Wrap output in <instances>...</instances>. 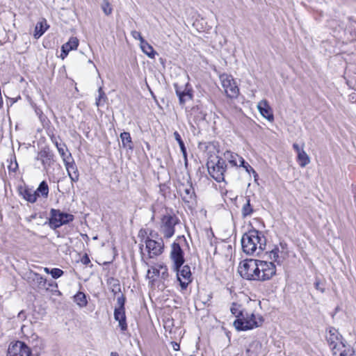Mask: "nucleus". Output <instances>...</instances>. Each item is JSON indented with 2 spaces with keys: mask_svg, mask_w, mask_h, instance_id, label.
Instances as JSON below:
<instances>
[{
  "mask_svg": "<svg viewBox=\"0 0 356 356\" xmlns=\"http://www.w3.org/2000/svg\"><path fill=\"white\" fill-rule=\"evenodd\" d=\"M173 135H174L175 139L177 141V143L179 145L181 152L184 159L185 165H187V164H188L187 152H186V147L184 145V143L183 140L181 139L180 134L177 131H175Z\"/></svg>",
  "mask_w": 356,
  "mask_h": 356,
  "instance_id": "nucleus-26",
  "label": "nucleus"
},
{
  "mask_svg": "<svg viewBox=\"0 0 356 356\" xmlns=\"http://www.w3.org/2000/svg\"><path fill=\"white\" fill-rule=\"evenodd\" d=\"M174 87L181 105H184L186 102L192 99V88L188 83L184 85H179L178 83H175Z\"/></svg>",
  "mask_w": 356,
  "mask_h": 356,
  "instance_id": "nucleus-8",
  "label": "nucleus"
},
{
  "mask_svg": "<svg viewBox=\"0 0 356 356\" xmlns=\"http://www.w3.org/2000/svg\"><path fill=\"white\" fill-rule=\"evenodd\" d=\"M326 339L330 346L337 343V341H341V335L334 327H330L326 334Z\"/></svg>",
  "mask_w": 356,
  "mask_h": 356,
  "instance_id": "nucleus-20",
  "label": "nucleus"
},
{
  "mask_svg": "<svg viewBox=\"0 0 356 356\" xmlns=\"http://www.w3.org/2000/svg\"><path fill=\"white\" fill-rule=\"evenodd\" d=\"M298 154V162L302 168L305 167L307 165H308L310 163V159L308 154L305 152V151L303 149L300 152H299Z\"/></svg>",
  "mask_w": 356,
  "mask_h": 356,
  "instance_id": "nucleus-31",
  "label": "nucleus"
},
{
  "mask_svg": "<svg viewBox=\"0 0 356 356\" xmlns=\"http://www.w3.org/2000/svg\"><path fill=\"white\" fill-rule=\"evenodd\" d=\"M36 159L40 161L44 169L47 170L54 163V154L49 149L44 148L38 152Z\"/></svg>",
  "mask_w": 356,
  "mask_h": 356,
  "instance_id": "nucleus-14",
  "label": "nucleus"
},
{
  "mask_svg": "<svg viewBox=\"0 0 356 356\" xmlns=\"http://www.w3.org/2000/svg\"><path fill=\"white\" fill-rule=\"evenodd\" d=\"M81 261L82 262L83 264L88 265L90 262V260L89 259V257L86 254L82 257Z\"/></svg>",
  "mask_w": 356,
  "mask_h": 356,
  "instance_id": "nucleus-46",
  "label": "nucleus"
},
{
  "mask_svg": "<svg viewBox=\"0 0 356 356\" xmlns=\"http://www.w3.org/2000/svg\"><path fill=\"white\" fill-rule=\"evenodd\" d=\"M74 216L62 212L59 209H51L50 210L49 226L56 229L63 225H66L74 220Z\"/></svg>",
  "mask_w": 356,
  "mask_h": 356,
  "instance_id": "nucleus-5",
  "label": "nucleus"
},
{
  "mask_svg": "<svg viewBox=\"0 0 356 356\" xmlns=\"http://www.w3.org/2000/svg\"><path fill=\"white\" fill-rule=\"evenodd\" d=\"M79 45V40L76 37H72L69 41L62 46V54L63 58L66 56L68 53L74 49H76Z\"/></svg>",
  "mask_w": 356,
  "mask_h": 356,
  "instance_id": "nucleus-18",
  "label": "nucleus"
},
{
  "mask_svg": "<svg viewBox=\"0 0 356 356\" xmlns=\"http://www.w3.org/2000/svg\"><path fill=\"white\" fill-rule=\"evenodd\" d=\"M238 272L244 279L265 281L271 279L275 275L276 267L273 262L246 259L240 263Z\"/></svg>",
  "mask_w": 356,
  "mask_h": 356,
  "instance_id": "nucleus-1",
  "label": "nucleus"
},
{
  "mask_svg": "<svg viewBox=\"0 0 356 356\" xmlns=\"http://www.w3.org/2000/svg\"><path fill=\"white\" fill-rule=\"evenodd\" d=\"M178 192L186 202H191L195 200V194L194 188L189 179L186 184H180L178 186Z\"/></svg>",
  "mask_w": 356,
  "mask_h": 356,
  "instance_id": "nucleus-10",
  "label": "nucleus"
},
{
  "mask_svg": "<svg viewBox=\"0 0 356 356\" xmlns=\"http://www.w3.org/2000/svg\"><path fill=\"white\" fill-rule=\"evenodd\" d=\"M102 8L104 13L106 15H110L112 13V8H111L110 3L108 1H105L102 3Z\"/></svg>",
  "mask_w": 356,
  "mask_h": 356,
  "instance_id": "nucleus-43",
  "label": "nucleus"
},
{
  "mask_svg": "<svg viewBox=\"0 0 356 356\" xmlns=\"http://www.w3.org/2000/svg\"><path fill=\"white\" fill-rule=\"evenodd\" d=\"M315 287L317 290H320L321 292H323L324 291V289H321L320 288L319 286V282H316L315 283Z\"/></svg>",
  "mask_w": 356,
  "mask_h": 356,
  "instance_id": "nucleus-50",
  "label": "nucleus"
},
{
  "mask_svg": "<svg viewBox=\"0 0 356 356\" xmlns=\"http://www.w3.org/2000/svg\"><path fill=\"white\" fill-rule=\"evenodd\" d=\"M254 212L253 206L250 204V198H246V202L243 204L241 209V215L243 218H247L248 216H250Z\"/></svg>",
  "mask_w": 356,
  "mask_h": 356,
  "instance_id": "nucleus-27",
  "label": "nucleus"
},
{
  "mask_svg": "<svg viewBox=\"0 0 356 356\" xmlns=\"http://www.w3.org/2000/svg\"><path fill=\"white\" fill-rule=\"evenodd\" d=\"M49 26L47 25V20L42 19L35 25L34 36L35 38H39L46 31Z\"/></svg>",
  "mask_w": 356,
  "mask_h": 356,
  "instance_id": "nucleus-22",
  "label": "nucleus"
},
{
  "mask_svg": "<svg viewBox=\"0 0 356 356\" xmlns=\"http://www.w3.org/2000/svg\"><path fill=\"white\" fill-rule=\"evenodd\" d=\"M29 279H30L39 288H44L47 284V280L39 273L31 270L29 273Z\"/></svg>",
  "mask_w": 356,
  "mask_h": 356,
  "instance_id": "nucleus-19",
  "label": "nucleus"
},
{
  "mask_svg": "<svg viewBox=\"0 0 356 356\" xmlns=\"http://www.w3.org/2000/svg\"><path fill=\"white\" fill-rule=\"evenodd\" d=\"M156 267L160 270V276L161 278L165 279L168 277V273L166 266H165L163 264H157Z\"/></svg>",
  "mask_w": 356,
  "mask_h": 356,
  "instance_id": "nucleus-41",
  "label": "nucleus"
},
{
  "mask_svg": "<svg viewBox=\"0 0 356 356\" xmlns=\"http://www.w3.org/2000/svg\"><path fill=\"white\" fill-rule=\"evenodd\" d=\"M131 34L132 35V37L136 39V40H140V43L142 42L143 40H145L143 39V38L142 37L141 34L140 32L137 31H132L131 32Z\"/></svg>",
  "mask_w": 356,
  "mask_h": 356,
  "instance_id": "nucleus-45",
  "label": "nucleus"
},
{
  "mask_svg": "<svg viewBox=\"0 0 356 356\" xmlns=\"http://www.w3.org/2000/svg\"><path fill=\"white\" fill-rule=\"evenodd\" d=\"M170 259L173 262V268H181L185 259L184 257V251L179 243L174 242L171 245Z\"/></svg>",
  "mask_w": 356,
  "mask_h": 356,
  "instance_id": "nucleus-9",
  "label": "nucleus"
},
{
  "mask_svg": "<svg viewBox=\"0 0 356 356\" xmlns=\"http://www.w3.org/2000/svg\"><path fill=\"white\" fill-rule=\"evenodd\" d=\"M29 347L22 341H17L9 346L8 356H30Z\"/></svg>",
  "mask_w": 356,
  "mask_h": 356,
  "instance_id": "nucleus-13",
  "label": "nucleus"
},
{
  "mask_svg": "<svg viewBox=\"0 0 356 356\" xmlns=\"http://www.w3.org/2000/svg\"><path fill=\"white\" fill-rule=\"evenodd\" d=\"M261 348V343L259 341L255 340V341H252L249 344V346L247 348L246 351L248 353H250L251 355H257L259 353Z\"/></svg>",
  "mask_w": 356,
  "mask_h": 356,
  "instance_id": "nucleus-30",
  "label": "nucleus"
},
{
  "mask_svg": "<svg viewBox=\"0 0 356 356\" xmlns=\"http://www.w3.org/2000/svg\"><path fill=\"white\" fill-rule=\"evenodd\" d=\"M240 305L236 303H232L230 308L231 313L236 316V318H239L244 313L243 311L240 310Z\"/></svg>",
  "mask_w": 356,
  "mask_h": 356,
  "instance_id": "nucleus-39",
  "label": "nucleus"
},
{
  "mask_svg": "<svg viewBox=\"0 0 356 356\" xmlns=\"http://www.w3.org/2000/svg\"><path fill=\"white\" fill-rule=\"evenodd\" d=\"M238 167H243L249 174L252 172L254 175V177L257 176V173L256 172V171L248 163L245 161L243 157L239 158Z\"/></svg>",
  "mask_w": 356,
  "mask_h": 356,
  "instance_id": "nucleus-34",
  "label": "nucleus"
},
{
  "mask_svg": "<svg viewBox=\"0 0 356 356\" xmlns=\"http://www.w3.org/2000/svg\"><path fill=\"white\" fill-rule=\"evenodd\" d=\"M263 322L261 316L244 312L239 318L234 321L233 325L237 330L245 331L260 327Z\"/></svg>",
  "mask_w": 356,
  "mask_h": 356,
  "instance_id": "nucleus-3",
  "label": "nucleus"
},
{
  "mask_svg": "<svg viewBox=\"0 0 356 356\" xmlns=\"http://www.w3.org/2000/svg\"><path fill=\"white\" fill-rule=\"evenodd\" d=\"M58 152L59 154L60 155L61 158L63 159V163H65V159L66 161L67 160L69 161L68 160L69 156H70V158L72 157L71 153L68 152V149L66 147L65 144H63V147H60V148H58Z\"/></svg>",
  "mask_w": 356,
  "mask_h": 356,
  "instance_id": "nucleus-37",
  "label": "nucleus"
},
{
  "mask_svg": "<svg viewBox=\"0 0 356 356\" xmlns=\"http://www.w3.org/2000/svg\"><path fill=\"white\" fill-rule=\"evenodd\" d=\"M140 47L143 52L150 58H154L157 54L153 47L145 40H143L142 42L140 43Z\"/></svg>",
  "mask_w": 356,
  "mask_h": 356,
  "instance_id": "nucleus-25",
  "label": "nucleus"
},
{
  "mask_svg": "<svg viewBox=\"0 0 356 356\" xmlns=\"http://www.w3.org/2000/svg\"><path fill=\"white\" fill-rule=\"evenodd\" d=\"M333 356H346V354L348 352V349H346L345 345L340 341H337V343H334L332 346H330Z\"/></svg>",
  "mask_w": 356,
  "mask_h": 356,
  "instance_id": "nucleus-21",
  "label": "nucleus"
},
{
  "mask_svg": "<svg viewBox=\"0 0 356 356\" xmlns=\"http://www.w3.org/2000/svg\"><path fill=\"white\" fill-rule=\"evenodd\" d=\"M69 161L65 159L64 165L67 170L68 176L70 177L72 182H76L79 181V174L77 166L72 157H68Z\"/></svg>",
  "mask_w": 356,
  "mask_h": 356,
  "instance_id": "nucleus-15",
  "label": "nucleus"
},
{
  "mask_svg": "<svg viewBox=\"0 0 356 356\" xmlns=\"http://www.w3.org/2000/svg\"><path fill=\"white\" fill-rule=\"evenodd\" d=\"M64 272L60 268H54L51 269L50 274L54 279H58L63 275Z\"/></svg>",
  "mask_w": 356,
  "mask_h": 356,
  "instance_id": "nucleus-42",
  "label": "nucleus"
},
{
  "mask_svg": "<svg viewBox=\"0 0 356 356\" xmlns=\"http://www.w3.org/2000/svg\"><path fill=\"white\" fill-rule=\"evenodd\" d=\"M160 276V270L155 266H152L147 270V277L149 279L154 280L156 277Z\"/></svg>",
  "mask_w": 356,
  "mask_h": 356,
  "instance_id": "nucleus-36",
  "label": "nucleus"
},
{
  "mask_svg": "<svg viewBox=\"0 0 356 356\" xmlns=\"http://www.w3.org/2000/svg\"><path fill=\"white\" fill-rule=\"evenodd\" d=\"M54 143L56 146L57 149H58V148H60V147H63V144L58 143V141H54Z\"/></svg>",
  "mask_w": 356,
  "mask_h": 356,
  "instance_id": "nucleus-52",
  "label": "nucleus"
},
{
  "mask_svg": "<svg viewBox=\"0 0 356 356\" xmlns=\"http://www.w3.org/2000/svg\"><path fill=\"white\" fill-rule=\"evenodd\" d=\"M109 284L111 285V291L113 293H117L120 291V285L118 280L111 278L109 280Z\"/></svg>",
  "mask_w": 356,
  "mask_h": 356,
  "instance_id": "nucleus-40",
  "label": "nucleus"
},
{
  "mask_svg": "<svg viewBox=\"0 0 356 356\" xmlns=\"http://www.w3.org/2000/svg\"><path fill=\"white\" fill-rule=\"evenodd\" d=\"M120 139L122 140V147L130 150H133L134 145L131 135L129 132L124 131L120 134Z\"/></svg>",
  "mask_w": 356,
  "mask_h": 356,
  "instance_id": "nucleus-24",
  "label": "nucleus"
},
{
  "mask_svg": "<svg viewBox=\"0 0 356 356\" xmlns=\"http://www.w3.org/2000/svg\"><path fill=\"white\" fill-rule=\"evenodd\" d=\"M207 166L209 174L217 182L224 181V173L225 172L226 164L223 159L219 156H216L213 159H210L207 163Z\"/></svg>",
  "mask_w": 356,
  "mask_h": 356,
  "instance_id": "nucleus-4",
  "label": "nucleus"
},
{
  "mask_svg": "<svg viewBox=\"0 0 356 356\" xmlns=\"http://www.w3.org/2000/svg\"><path fill=\"white\" fill-rule=\"evenodd\" d=\"M293 147L295 149V151L297 152V154H298L299 152H300L301 151H302L304 149L303 147H300L297 143H294L293 145Z\"/></svg>",
  "mask_w": 356,
  "mask_h": 356,
  "instance_id": "nucleus-47",
  "label": "nucleus"
},
{
  "mask_svg": "<svg viewBox=\"0 0 356 356\" xmlns=\"http://www.w3.org/2000/svg\"><path fill=\"white\" fill-rule=\"evenodd\" d=\"M18 316H19V318L24 317V312H23L22 311V312H20L19 313V314H18Z\"/></svg>",
  "mask_w": 356,
  "mask_h": 356,
  "instance_id": "nucleus-54",
  "label": "nucleus"
},
{
  "mask_svg": "<svg viewBox=\"0 0 356 356\" xmlns=\"http://www.w3.org/2000/svg\"><path fill=\"white\" fill-rule=\"evenodd\" d=\"M35 192H36L38 197L41 195L42 197L47 198L49 194V187L47 182L45 181H42Z\"/></svg>",
  "mask_w": 356,
  "mask_h": 356,
  "instance_id": "nucleus-29",
  "label": "nucleus"
},
{
  "mask_svg": "<svg viewBox=\"0 0 356 356\" xmlns=\"http://www.w3.org/2000/svg\"><path fill=\"white\" fill-rule=\"evenodd\" d=\"M279 248L277 247H275L271 251L269 252V257L273 260V263L276 262L277 264H280V256H279Z\"/></svg>",
  "mask_w": 356,
  "mask_h": 356,
  "instance_id": "nucleus-38",
  "label": "nucleus"
},
{
  "mask_svg": "<svg viewBox=\"0 0 356 356\" xmlns=\"http://www.w3.org/2000/svg\"><path fill=\"white\" fill-rule=\"evenodd\" d=\"M220 80L227 96L229 98H236L239 94V88L232 76L222 74L220 75Z\"/></svg>",
  "mask_w": 356,
  "mask_h": 356,
  "instance_id": "nucleus-7",
  "label": "nucleus"
},
{
  "mask_svg": "<svg viewBox=\"0 0 356 356\" xmlns=\"http://www.w3.org/2000/svg\"><path fill=\"white\" fill-rule=\"evenodd\" d=\"M43 270H44V271L46 273H47V274H50L51 270H50L49 268H47V267H44V268H43Z\"/></svg>",
  "mask_w": 356,
  "mask_h": 356,
  "instance_id": "nucleus-53",
  "label": "nucleus"
},
{
  "mask_svg": "<svg viewBox=\"0 0 356 356\" xmlns=\"http://www.w3.org/2000/svg\"><path fill=\"white\" fill-rule=\"evenodd\" d=\"M225 161H227L232 166L238 167L239 158H242L238 154L232 152L230 151H226L224 153Z\"/></svg>",
  "mask_w": 356,
  "mask_h": 356,
  "instance_id": "nucleus-23",
  "label": "nucleus"
},
{
  "mask_svg": "<svg viewBox=\"0 0 356 356\" xmlns=\"http://www.w3.org/2000/svg\"><path fill=\"white\" fill-rule=\"evenodd\" d=\"M22 194L24 198L31 203H34L37 200L38 196L36 192L32 189H24V191L22 192Z\"/></svg>",
  "mask_w": 356,
  "mask_h": 356,
  "instance_id": "nucleus-28",
  "label": "nucleus"
},
{
  "mask_svg": "<svg viewBox=\"0 0 356 356\" xmlns=\"http://www.w3.org/2000/svg\"><path fill=\"white\" fill-rule=\"evenodd\" d=\"M9 173H16L18 170V163L15 155L10 157L9 161V165L8 166Z\"/></svg>",
  "mask_w": 356,
  "mask_h": 356,
  "instance_id": "nucleus-35",
  "label": "nucleus"
},
{
  "mask_svg": "<svg viewBox=\"0 0 356 356\" xmlns=\"http://www.w3.org/2000/svg\"><path fill=\"white\" fill-rule=\"evenodd\" d=\"M114 318L118 321L119 326L122 331H125L127 329V324L126 322V315L124 309H115L114 311Z\"/></svg>",
  "mask_w": 356,
  "mask_h": 356,
  "instance_id": "nucleus-17",
  "label": "nucleus"
},
{
  "mask_svg": "<svg viewBox=\"0 0 356 356\" xmlns=\"http://www.w3.org/2000/svg\"><path fill=\"white\" fill-rule=\"evenodd\" d=\"M179 222V219L175 215H164L161 220V233L166 238H171L175 234V227Z\"/></svg>",
  "mask_w": 356,
  "mask_h": 356,
  "instance_id": "nucleus-6",
  "label": "nucleus"
},
{
  "mask_svg": "<svg viewBox=\"0 0 356 356\" xmlns=\"http://www.w3.org/2000/svg\"><path fill=\"white\" fill-rule=\"evenodd\" d=\"M124 303H125V297L123 294H122L120 296H118L117 298V304L118 307L117 309H124Z\"/></svg>",
  "mask_w": 356,
  "mask_h": 356,
  "instance_id": "nucleus-44",
  "label": "nucleus"
},
{
  "mask_svg": "<svg viewBox=\"0 0 356 356\" xmlns=\"http://www.w3.org/2000/svg\"><path fill=\"white\" fill-rule=\"evenodd\" d=\"M181 268L174 269L177 272V279L180 282L182 289H186L188 284L192 281L191 268L188 265L182 266Z\"/></svg>",
  "mask_w": 356,
  "mask_h": 356,
  "instance_id": "nucleus-12",
  "label": "nucleus"
},
{
  "mask_svg": "<svg viewBox=\"0 0 356 356\" xmlns=\"http://www.w3.org/2000/svg\"><path fill=\"white\" fill-rule=\"evenodd\" d=\"M257 108H258L260 114L264 118L267 119L268 121L273 120L274 118H273V111H272V109H271L270 106H269L267 100L262 99L261 101H260L257 104Z\"/></svg>",
  "mask_w": 356,
  "mask_h": 356,
  "instance_id": "nucleus-16",
  "label": "nucleus"
},
{
  "mask_svg": "<svg viewBox=\"0 0 356 356\" xmlns=\"http://www.w3.org/2000/svg\"><path fill=\"white\" fill-rule=\"evenodd\" d=\"M48 286L49 287H57L58 286L57 284L55 282H49V283H48Z\"/></svg>",
  "mask_w": 356,
  "mask_h": 356,
  "instance_id": "nucleus-51",
  "label": "nucleus"
},
{
  "mask_svg": "<svg viewBox=\"0 0 356 356\" xmlns=\"http://www.w3.org/2000/svg\"><path fill=\"white\" fill-rule=\"evenodd\" d=\"M346 356H356V350L348 349V352L346 354Z\"/></svg>",
  "mask_w": 356,
  "mask_h": 356,
  "instance_id": "nucleus-48",
  "label": "nucleus"
},
{
  "mask_svg": "<svg viewBox=\"0 0 356 356\" xmlns=\"http://www.w3.org/2000/svg\"><path fill=\"white\" fill-rule=\"evenodd\" d=\"M172 348L175 350H179V344L177 343V342H172Z\"/></svg>",
  "mask_w": 356,
  "mask_h": 356,
  "instance_id": "nucleus-49",
  "label": "nucleus"
},
{
  "mask_svg": "<svg viewBox=\"0 0 356 356\" xmlns=\"http://www.w3.org/2000/svg\"><path fill=\"white\" fill-rule=\"evenodd\" d=\"M145 245L150 258L160 255L163 252L164 248L162 238H160L159 241L148 238L145 241Z\"/></svg>",
  "mask_w": 356,
  "mask_h": 356,
  "instance_id": "nucleus-11",
  "label": "nucleus"
},
{
  "mask_svg": "<svg viewBox=\"0 0 356 356\" xmlns=\"http://www.w3.org/2000/svg\"><path fill=\"white\" fill-rule=\"evenodd\" d=\"M74 301L76 302V304L79 306H80L81 307H86L87 305V303H88V301H87V299H86V296L83 292H78L74 296Z\"/></svg>",
  "mask_w": 356,
  "mask_h": 356,
  "instance_id": "nucleus-32",
  "label": "nucleus"
},
{
  "mask_svg": "<svg viewBox=\"0 0 356 356\" xmlns=\"http://www.w3.org/2000/svg\"><path fill=\"white\" fill-rule=\"evenodd\" d=\"M266 245V238L256 229L245 233L241 238L243 251L248 255L259 256L265 250Z\"/></svg>",
  "mask_w": 356,
  "mask_h": 356,
  "instance_id": "nucleus-2",
  "label": "nucleus"
},
{
  "mask_svg": "<svg viewBox=\"0 0 356 356\" xmlns=\"http://www.w3.org/2000/svg\"><path fill=\"white\" fill-rule=\"evenodd\" d=\"M107 100V97L102 87L98 89V97L96 98L95 105L99 107L104 105Z\"/></svg>",
  "mask_w": 356,
  "mask_h": 356,
  "instance_id": "nucleus-33",
  "label": "nucleus"
},
{
  "mask_svg": "<svg viewBox=\"0 0 356 356\" xmlns=\"http://www.w3.org/2000/svg\"><path fill=\"white\" fill-rule=\"evenodd\" d=\"M111 356H119L118 353L116 352H111Z\"/></svg>",
  "mask_w": 356,
  "mask_h": 356,
  "instance_id": "nucleus-55",
  "label": "nucleus"
}]
</instances>
